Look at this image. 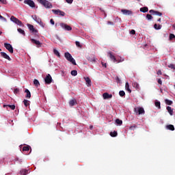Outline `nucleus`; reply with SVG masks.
Segmentation results:
<instances>
[{
  "mask_svg": "<svg viewBox=\"0 0 175 175\" xmlns=\"http://www.w3.org/2000/svg\"><path fill=\"white\" fill-rule=\"evenodd\" d=\"M0 20H2V21H6V18L0 14Z\"/></svg>",
  "mask_w": 175,
  "mask_h": 175,
  "instance_id": "46",
  "label": "nucleus"
},
{
  "mask_svg": "<svg viewBox=\"0 0 175 175\" xmlns=\"http://www.w3.org/2000/svg\"><path fill=\"white\" fill-rule=\"evenodd\" d=\"M87 59H88V61H89V62H96V59L94 56H88Z\"/></svg>",
  "mask_w": 175,
  "mask_h": 175,
  "instance_id": "19",
  "label": "nucleus"
},
{
  "mask_svg": "<svg viewBox=\"0 0 175 175\" xmlns=\"http://www.w3.org/2000/svg\"><path fill=\"white\" fill-rule=\"evenodd\" d=\"M101 65H102L103 66H105V68H107V66L106 65V63L101 62Z\"/></svg>",
  "mask_w": 175,
  "mask_h": 175,
  "instance_id": "53",
  "label": "nucleus"
},
{
  "mask_svg": "<svg viewBox=\"0 0 175 175\" xmlns=\"http://www.w3.org/2000/svg\"><path fill=\"white\" fill-rule=\"evenodd\" d=\"M116 81L118 83H120V81H121V79H120L118 77H116Z\"/></svg>",
  "mask_w": 175,
  "mask_h": 175,
  "instance_id": "54",
  "label": "nucleus"
},
{
  "mask_svg": "<svg viewBox=\"0 0 175 175\" xmlns=\"http://www.w3.org/2000/svg\"><path fill=\"white\" fill-rule=\"evenodd\" d=\"M169 39H170V40H173V39L175 40V35L173 33H170Z\"/></svg>",
  "mask_w": 175,
  "mask_h": 175,
  "instance_id": "37",
  "label": "nucleus"
},
{
  "mask_svg": "<svg viewBox=\"0 0 175 175\" xmlns=\"http://www.w3.org/2000/svg\"><path fill=\"white\" fill-rule=\"evenodd\" d=\"M20 173L22 175H27L28 174V170H21Z\"/></svg>",
  "mask_w": 175,
  "mask_h": 175,
  "instance_id": "31",
  "label": "nucleus"
},
{
  "mask_svg": "<svg viewBox=\"0 0 175 175\" xmlns=\"http://www.w3.org/2000/svg\"><path fill=\"white\" fill-rule=\"evenodd\" d=\"M64 57L67 59V61H69V62H71L72 65H77L76 60L72 57V55L69 53V52H66L64 53Z\"/></svg>",
  "mask_w": 175,
  "mask_h": 175,
  "instance_id": "2",
  "label": "nucleus"
},
{
  "mask_svg": "<svg viewBox=\"0 0 175 175\" xmlns=\"http://www.w3.org/2000/svg\"><path fill=\"white\" fill-rule=\"evenodd\" d=\"M118 135V133L116 131L110 133V136H111V137H116Z\"/></svg>",
  "mask_w": 175,
  "mask_h": 175,
  "instance_id": "28",
  "label": "nucleus"
},
{
  "mask_svg": "<svg viewBox=\"0 0 175 175\" xmlns=\"http://www.w3.org/2000/svg\"><path fill=\"white\" fill-rule=\"evenodd\" d=\"M37 1H38V2H39V3L42 5V6L45 7L46 9L53 8V4H51V3H50L47 0H37Z\"/></svg>",
  "mask_w": 175,
  "mask_h": 175,
  "instance_id": "1",
  "label": "nucleus"
},
{
  "mask_svg": "<svg viewBox=\"0 0 175 175\" xmlns=\"http://www.w3.org/2000/svg\"><path fill=\"white\" fill-rule=\"evenodd\" d=\"M157 82L161 85H162V80L161 79H159Z\"/></svg>",
  "mask_w": 175,
  "mask_h": 175,
  "instance_id": "52",
  "label": "nucleus"
},
{
  "mask_svg": "<svg viewBox=\"0 0 175 175\" xmlns=\"http://www.w3.org/2000/svg\"><path fill=\"white\" fill-rule=\"evenodd\" d=\"M50 23H51V24H52V25H54V24H55L54 19H51Z\"/></svg>",
  "mask_w": 175,
  "mask_h": 175,
  "instance_id": "51",
  "label": "nucleus"
},
{
  "mask_svg": "<svg viewBox=\"0 0 175 175\" xmlns=\"http://www.w3.org/2000/svg\"><path fill=\"white\" fill-rule=\"evenodd\" d=\"M103 99H111V98H113V95L109 94V93L105 92V93H103Z\"/></svg>",
  "mask_w": 175,
  "mask_h": 175,
  "instance_id": "15",
  "label": "nucleus"
},
{
  "mask_svg": "<svg viewBox=\"0 0 175 175\" xmlns=\"http://www.w3.org/2000/svg\"><path fill=\"white\" fill-rule=\"evenodd\" d=\"M107 24H108V25H114V23L111 22V21H108Z\"/></svg>",
  "mask_w": 175,
  "mask_h": 175,
  "instance_id": "49",
  "label": "nucleus"
},
{
  "mask_svg": "<svg viewBox=\"0 0 175 175\" xmlns=\"http://www.w3.org/2000/svg\"><path fill=\"white\" fill-rule=\"evenodd\" d=\"M53 53L55 54V55H57V57H58V58H61V54L57 49H53Z\"/></svg>",
  "mask_w": 175,
  "mask_h": 175,
  "instance_id": "23",
  "label": "nucleus"
},
{
  "mask_svg": "<svg viewBox=\"0 0 175 175\" xmlns=\"http://www.w3.org/2000/svg\"><path fill=\"white\" fill-rule=\"evenodd\" d=\"M0 35H2V31H0Z\"/></svg>",
  "mask_w": 175,
  "mask_h": 175,
  "instance_id": "62",
  "label": "nucleus"
},
{
  "mask_svg": "<svg viewBox=\"0 0 175 175\" xmlns=\"http://www.w3.org/2000/svg\"><path fill=\"white\" fill-rule=\"evenodd\" d=\"M166 109H167L169 114L171 115V116H173V109H172V107L168 106V107H166Z\"/></svg>",
  "mask_w": 175,
  "mask_h": 175,
  "instance_id": "25",
  "label": "nucleus"
},
{
  "mask_svg": "<svg viewBox=\"0 0 175 175\" xmlns=\"http://www.w3.org/2000/svg\"><path fill=\"white\" fill-rule=\"evenodd\" d=\"M122 13H123V14H124V16H130V14H132L133 12L132 11L129 10H121Z\"/></svg>",
  "mask_w": 175,
  "mask_h": 175,
  "instance_id": "13",
  "label": "nucleus"
},
{
  "mask_svg": "<svg viewBox=\"0 0 175 175\" xmlns=\"http://www.w3.org/2000/svg\"><path fill=\"white\" fill-rule=\"evenodd\" d=\"M66 2H67V3H72L73 0H66Z\"/></svg>",
  "mask_w": 175,
  "mask_h": 175,
  "instance_id": "50",
  "label": "nucleus"
},
{
  "mask_svg": "<svg viewBox=\"0 0 175 175\" xmlns=\"http://www.w3.org/2000/svg\"><path fill=\"white\" fill-rule=\"evenodd\" d=\"M23 103H24L25 107H28V106H29V100H28L25 99L23 100Z\"/></svg>",
  "mask_w": 175,
  "mask_h": 175,
  "instance_id": "33",
  "label": "nucleus"
},
{
  "mask_svg": "<svg viewBox=\"0 0 175 175\" xmlns=\"http://www.w3.org/2000/svg\"><path fill=\"white\" fill-rule=\"evenodd\" d=\"M71 75L72 76H77V70H73L71 71Z\"/></svg>",
  "mask_w": 175,
  "mask_h": 175,
  "instance_id": "39",
  "label": "nucleus"
},
{
  "mask_svg": "<svg viewBox=\"0 0 175 175\" xmlns=\"http://www.w3.org/2000/svg\"><path fill=\"white\" fill-rule=\"evenodd\" d=\"M20 2H23V0H18Z\"/></svg>",
  "mask_w": 175,
  "mask_h": 175,
  "instance_id": "61",
  "label": "nucleus"
},
{
  "mask_svg": "<svg viewBox=\"0 0 175 175\" xmlns=\"http://www.w3.org/2000/svg\"><path fill=\"white\" fill-rule=\"evenodd\" d=\"M168 68H170V69H174L175 70V66L174 64H170L168 65Z\"/></svg>",
  "mask_w": 175,
  "mask_h": 175,
  "instance_id": "45",
  "label": "nucleus"
},
{
  "mask_svg": "<svg viewBox=\"0 0 175 175\" xmlns=\"http://www.w3.org/2000/svg\"><path fill=\"white\" fill-rule=\"evenodd\" d=\"M33 84L36 87H39V85H40V83H39V81L38 79L33 80Z\"/></svg>",
  "mask_w": 175,
  "mask_h": 175,
  "instance_id": "30",
  "label": "nucleus"
},
{
  "mask_svg": "<svg viewBox=\"0 0 175 175\" xmlns=\"http://www.w3.org/2000/svg\"><path fill=\"white\" fill-rule=\"evenodd\" d=\"M139 12H142V13H147L148 12V7H143L139 9Z\"/></svg>",
  "mask_w": 175,
  "mask_h": 175,
  "instance_id": "22",
  "label": "nucleus"
},
{
  "mask_svg": "<svg viewBox=\"0 0 175 175\" xmlns=\"http://www.w3.org/2000/svg\"><path fill=\"white\" fill-rule=\"evenodd\" d=\"M154 105L157 107L159 109H161V102L159 101H155Z\"/></svg>",
  "mask_w": 175,
  "mask_h": 175,
  "instance_id": "35",
  "label": "nucleus"
},
{
  "mask_svg": "<svg viewBox=\"0 0 175 175\" xmlns=\"http://www.w3.org/2000/svg\"><path fill=\"white\" fill-rule=\"evenodd\" d=\"M52 12L57 16H62V17L65 16V13L64 12V11H61L60 10H52Z\"/></svg>",
  "mask_w": 175,
  "mask_h": 175,
  "instance_id": "8",
  "label": "nucleus"
},
{
  "mask_svg": "<svg viewBox=\"0 0 175 175\" xmlns=\"http://www.w3.org/2000/svg\"><path fill=\"white\" fill-rule=\"evenodd\" d=\"M165 102L168 106H172L173 105V101L169 100V99H165Z\"/></svg>",
  "mask_w": 175,
  "mask_h": 175,
  "instance_id": "27",
  "label": "nucleus"
},
{
  "mask_svg": "<svg viewBox=\"0 0 175 175\" xmlns=\"http://www.w3.org/2000/svg\"><path fill=\"white\" fill-rule=\"evenodd\" d=\"M20 92V89L18 88H15L14 90V94H15L16 95H17V94H18Z\"/></svg>",
  "mask_w": 175,
  "mask_h": 175,
  "instance_id": "43",
  "label": "nucleus"
},
{
  "mask_svg": "<svg viewBox=\"0 0 175 175\" xmlns=\"http://www.w3.org/2000/svg\"><path fill=\"white\" fill-rule=\"evenodd\" d=\"M17 31L18 32H19V33H21V35H23V36H25V31L23 30L21 28H18Z\"/></svg>",
  "mask_w": 175,
  "mask_h": 175,
  "instance_id": "29",
  "label": "nucleus"
},
{
  "mask_svg": "<svg viewBox=\"0 0 175 175\" xmlns=\"http://www.w3.org/2000/svg\"><path fill=\"white\" fill-rule=\"evenodd\" d=\"M24 3L29 5L30 8H35V2H33L32 0H25Z\"/></svg>",
  "mask_w": 175,
  "mask_h": 175,
  "instance_id": "9",
  "label": "nucleus"
},
{
  "mask_svg": "<svg viewBox=\"0 0 175 175\" xmlns=\"http://www.w3.org/2000/svg\"><path fill=\"white\" fill-rule=\"evenodd\" d=\"M44 82L45 84H51V83H53V77H51L50 74L46 75L44 78Z\"/></svg>",
  "mask_w": 175,
  "mask_h": 175,
  "instance_id": "6",
  "label": "nucleus"
},
{
  "mask_svg": "<svg viewBox=\"0 0 175 175\" xmlns=\"http://www.w3.org/2000/svg\"><path fill=\"white\" fill-rule=\"evenodd\" d=\"M0 2H1V3H3L4 5H6L7 3L6 0H0Z\"/></svg>",
  "mask_w": 175,
  "mask_h": 175,
  "instance_id": "48",
  "label": "nucleus"
},
{
  "mask_svg": "<svg viewBox=\"0 0 175 175\" xmlns=\"http://www.w3.org/2000/svg\"><path fill=\"white\" fill-rule=\"evenodd\" d=\"M4 47L8 50L11 54H13V46L9 43H4Z\"/></svg>",
  "mask_w": 175,
  "mask_h": 175,
  "instance_id": "7",
  "label": "nucleus"
},
{
  "mask_svg": "<svg viewBox=\"0 0 175 175\" xmlns=\"http://www.w3.org/2000/svg\"><path fill=\"white\" fill-rule=\"evenodd\" d=\"M161 18H159L158 20H157V21H159V23H161Z\"/></svg>",
  "mask_w": 175,
  "mask_h": 175,
  "instance_id": "57",
  "label": "nucleus"
},
{
  "mask_svg": "<svg viewBox=\"0 0 175 175\" xmlns=\"http://www.w3.org/2000/svg\"><path fill=\"white\" fill-rule=\"evenodd\" d=\"M157 75H162V71H161V70H159L157 71Z\"/></svg>",
  "mask_w": 175,
  "mask_h": 175,
  "instance_id": "55",
  "label": "nucleus"
},
{
  "mask_svg": "<svg viewBox=\"0 0 175 175\" xmlns=\"http://www.w3.org/2000/svg\"><path fill=\"white\" fill-rule=\"evenodd\" d=\"M90 129H92L93 126H90Z\"/></svg>",
  "mask_w": 175,
  "mask_h": 175,
  "instance_id": "60",
  "label": "nucleus"
},
{
  "mask_svg": "<svg viewBox=\"0 0 175 175\" xmlns=\"http://www.w3.org/2000/svg\"><path fill=\"white\" fill-rule=\"evenodd\" d=\"M0 51H2V49H0Z\"/></svg>",
  "mask_w": 175,
  "mask_h": 175,
  "instance_id": "63",
  "label": "nucleus"
},
{
  "mask_svg": "<svg viewBox=\"0 0 175 175\" xmlns=\"http://www.w3.org/2000/svg\"><path fill=\"white\" fill-rule=\"evenodd\" d=\"M154 29H161V28H162V25L154 24Z\"/></svg>",
  "mask_w": 175,
  "mask_h": 175,
  "instance_id": "34",
  "label": "nucleus"
},
{
  "mask_svg": "<svg viewBox=\"0 0 175 175\" xmlns=\"http://www.w3.org/2000/svg\"><path fill=\"white\" fill-rule=\"evenodd\" d=\"M70 106H75V105H77V100L76 99H72L69 101Z\"/></svg>",
  "mask_w": 175,
  "mask_h": 175,
  "instance_id": "21",
  "label": "nucleus"
},
{
  "mask_svg": "<svg viewBox=\"0 0 175 175\" xmlns=\"http://www.w3.org/2000/svg\"><path fill=\"white\" fill-rule=\"evenodd\" d=\"M120 96H125V92L124 90H121L119 92Z\"/></svg>",
  "mask_w": 175,
  "mask_h": 175,
  "instance_id": "40",
  "label": "nucleus"
},
{
  "mask_svg": "<svg viewBox=\"0 0 175 175\" xmlns=\"http://www.w3.org/2000/svg\"><path fill=\"white\" fill-rule=\"evenodd\" d=\"M31 42L33 44H36L37 46V47H42V42H40L39 40H36L33 38H31Z\"/></svg>",
  "mask_w": 175,
  "mask_h": 175,
  "instance_id": "11",
  "label": "nucleus"
},
{
  "mask_svg": "<svg viewBox=\"0 0 175 175\" xmlns=\"http://www.w3.org/2000/svg\"><path fill=\"white\" fill-rule=\"evenodd\" d=\"M133 87H134V88H136V90H139V83H137V82H133L132 83Z\"/></svg>",
  "mask_w": 175,
  "mask_h": 175,
  "instance_id": "32",
  "label": "nucleus"
},
{
  "mask_svg": "<svg viewBox=\"0 0 175 175\" xmlns=\"http://www.w3.org/2000/svg\"><path fill=\"white\" fill-rule=\"evenodd\" d=\"M146 18H147L148 20H152L153 17H152V16L151 14H148L146 15Z\"/></svg>",
  "mask_w": 175,
  "mask_h": 175,
  "instance_id": "42",
  "label": "nucleus"
},
{
  "mask_svg": "<svg viewBox=\"0 0 175 175\" xmlns=\"http://www.w3.org/2000/svg\"><path fill=\"white\" fill-rule=\"evenodd\" d=\"M167 129L169 131H174V126L172 124L167 125L166 126Z\"/></svg>",
  "mask_w": 175,
  "mask_h": 175,
  "instance_id": "26",
  "label": "nucleus"
},
{
  "mask_svg": "<svg viewBox=\"0 0 175 175\" xmlns=\"http://www.w3.org/2000/svg\"><path fill=\"white\" fill-rule=\"evenodd\" d=\"M85 81H86L87 87H91V79L90 77H83Z\"/></svg>",
  "mask_w": 175,
  "mask_h": 175,
  "instance_id": "18",
  "label": "nucleus"
},
{
  "mask_svg": "<svg viewBox=\"0 0 175 175\" xmlns=\"http://www.w3.org/2000/svg\"><path fill=\"white\" fill-rule=\"evenodd\" d=\"M75 44H76L77 47H79V49H81V47H83V46L81 45V44H80V42H79V41H76Z\"/></svg>",
  "mask_w": 175,
  "mask_h": 175,
  "instance_id": "38",
  "label": "nucleus"
},
{
  "mask_svg": "<svg viewBox=\"0 0 175 175\" xmlns=\"http://www.w3.org/2000/svg\"><path fill=\"white\" fill-rule=\"evenodd\" d=\"M125 89L126 90V91H128V92H129V94L132 92V90H131V88H129V83L128 82L126 83Z\"/></svg>",
  "mask_w": 175,
  "mask_h": 175,
  "instance_id": "24",
  "label": "nucleus"
},
{
  "mask_svg": "<svg viewBox=\"0 0 175 175\" xmlns=\"http://www.w3.org/2000/svg\"><path fill=\"white\" fill-rule=\"evenodd\" d=\"M130 33L131 35H135V33H136V31L135 30L132 29V30H131Z\"/></svg>",
  "mask_w": 175,
  "mask_h": 175,
  "instance_id": "47",
  "label": "nucleus"
},
{
  "mask_svg": "<svg viewBox=\"0 0 175 175\" xmlns=\"http://www.w3.org/2000/svg\"><path fill=\"white\" fill-rule=\"evenodd\" d=\"M10 20L11 21H12V23H14L17 25H19V27H24V24H23V22H21V21L16 18L14 16H12Z\"/></svg>",
  "mask_w": 175,
  "mask_h": 175,
  "instance_id": "3",
  "label": "nucleus"
},
{
  "mask_svg": "<svg viewBox=\"0 0 175 175\" xmlns=\"http://www.w3.org/2000/svg\"><path fill=\"white\" fill-rule=\"evenodd\" d=\"M23 151H29V146H24L23 148Z\"/></svg>",
  "mask_w": 175,
  "mask_h": 175,
  "instance_id": "44",
  "label": "nucleus"
},
{
  "mask_svg": "<svg viewBox=\"0 0 175 175\" xmlns=\"http://www.w3.org/2000/svg\"><path fill=\"white\" fill-rule=\"evenodd\" d=\"M172 27H173V28H174V29H175V25H173Z\"/></svg>",
  "mask_w": 175,
  "mask_h": 175,
  "instance_id": "59",
  "label": "nucleus"
},
{
  "mask_svg": "<svg viewBox=\"0 0 175 175\" xmlns=\"http://www.w3.org/2000/svg\"><path fill=\"white\" fill-rule=\"evenodd\" d=\"M8 107H10V109H11V110H14V109H16V105H8Z\"/></svg>",
  "mask_w": 175,
  "mask_h": 175,
  "instance_id": "41",
  "label": "nucleus"
},
{
  "mask_svg": "<svg viewBox=\"0 0 175 175\" xmlns=\"http://www.w3.org/2000/svg\"><path fill=\"white\" fill-rule=\"evenodd\" d=\"M25 92L26 93L25 98H27V99L31 98V92H29L28 89H26L25 90Z\"/></svg>",
  "mask_w": 175,
  "mask_h": 175,
  "instance_id": "20",
  "label": "nucleus"
},
{
  "mask_svg": "<svg viewBox=\"0 0 175 175\" xmlns=\"http://www.w3.org/2000/svg\"><path fill=\"white\" fill-rule=\"evenodd\" d=\"M107 55L112 61H113V62H117V59L116 58V56L113 55L111 51L108 52Z\"/></svg>",
  "mask_w": 175,
  "mask_h": 175,
  "instance_id": "12",
  "label": "nucleus"
},
{
  "mask_svg": "<svg viewBox=\"0 0 175 175\" xmlns=\"http://www.w3.org/2000/svg\"><path fill=\"white\" fill-rule=\"evenodd\" d=\"M134 112L137 114H139V116H140V114H144V113H146V111H144V108L141 107H137L134 108Z\"/></svg>",
  "mask_w": 175,
  "mask_h": 175,
  "instance_id": "4",
  "label": "nucleus"
},
{
  "mask_svg": "<svg viewBox=\"0 0 175 175\" xmlns=\"http://www.w3.org/2000/svg\"><path fill=\"white\" fill-rule=\"evenodd\" d=\"M132 128H136V126H131L130 127V129H132Z\"/></svg>",
  "mask_w": 175,
  "mask_h": 175,
  "instance_id": "56",
  "label": "nucleus"
},
{
  "mask_svg": "<svg viewBox=\"0 0 175 175\" xmlns=\"http://www.w3.org/2000/svg\"><path fill=\"white\" fill-rule=\"evenodd\" d=\"M116 123L118 125H122V120H120V119H116Z\"/></svg>",
  "mask_w": 175,
  "mask_h": 175,
  "instance_id": "36",
  "label": "nucleus"
},
{
  "mask_svg": "<svg viewBox=\"0 0 175 175\" xmlns=\"http://www.w3.org/2000/svg\"><path fill=\"white\" fill-rule=\"evenodd\" d=\"M0 54L1 57H3V58H5V59H8V61H12V58H10V57H9L8 54H6V53L1 52Z\"/></svg>",
  "mask_w": 175,
  "mask_h": 175,
  "instance_id": "14",
  "label": "nucleus"
},
{
  "mask_svg": "<svg viewBox=\"0 0 175 175\" xmlns=\"http://www.w3.org/2000/svg\"><path fill=\"white\" fill-rule=\"evenodd\" d=\"M60 27H62L63 29H65L66 31H72V27L65 23H60Z\"/></svg>",
  "mask_w": 175,
  "mask_h": 175,
  "instance_id": "10",
  "label": "nucleus"
},
{
  "mask_svg": "<svg viewBox=\"0 0 175 175\" xmlns=\"http://www.w3.org/2000/svg\"><path fill=\"white\" fill-rule=\"evenodd\" d=\"M3 107H8V105H3Z\"/></svg>",
  "mask_w": 175,
  "mask_h": 175,
  "instance_id": "58",
  "label": "nucleus"
},
{
  "mask_svg": "<svg viewBox=\"0 0 175 175\" xmlns=\"http://www.w3.org/2000/svg\"><path fill=\"white\" fill-rule=\"evenodd\" d=\"M33 20L38 23L41 27H44V25L43 24V22H42V19L38 17L36 15H32L31 16Z\"/></svg>",
  "mask_w": 175,
  "mask_h": 175,
  "instance_id": "5",
  "label": "nucleus"
},
{
  "mask_svg": "<svg viewBox=\"0 0 175 175\" xmlns=\"http://www.w3.org/2000/svg\"><path fill=\"white\" fill-rule=\"evenodd\" d=\"M27 27H28L29 29L33 32V33H38V30H36V29H35V28H33V25H32L31 24H27Z\"/></svg>",
  "mask_w": 175,
  "mask_h": 175,
  "instance_id": "17",
  "label": "nucleus"
},
{
  "mask_svg": "<svg viewBox=\"0 0 175 175\" xmlns=\"http://www.w3.org/2000/svg\"><path fill=\"white\" fill-rule=\"evenodd\" d=\"M149 13L155 14V16H159V17H161L162 16V12H159L155 11L154 10H150L149 11Z\"/></svg>",
  "mask_w": 175,
  "mask_h": 175,
  "instance_id": "16",
  "label": "nucleus"
}]
</instances>
